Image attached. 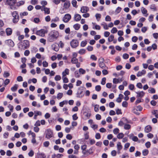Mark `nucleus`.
<instances>
[{
	"label": "nucleus",
	"instance_id": "13d9d810",
	"mask_svg": "<svg viewBox=\"0 0 158 158\" xmlns=\"http://www.w3.org/2000/svg\"><path fill=\"white\" fill-rule=\"evenodd\" d=\"M121 10V8L119 7H118L116 8L115 11V12L117 14H118L120 12Z\"/></svg>",
	"mask_w": 158,
	"mask_h": 158
},
{
	"label": "nucleus",
	"instance_id": "49530a36",
	"mask_svg": "<svg viewBox=\"0 0 158 158\" xmlns=\"http://www.w3.org/2000/svg\"><path fill=\"white\" fill-rule=\"evenodd\" d=\"M67 102L66 101H63V102H61L59 103V106L61 107H62L64 105L65 103H67Z\"/></svg>",
	"mask_w": 158,
	"mask_h": 158
},
{
	"label": "nucleus",
	"instance_id": "37998d69",
	"mask_svg": "<svg viewBox=\"0 0 158 158\" xmlns=\"http://www.w3.org/2000/svg\"><path fill=\"white\" fill-rule=\"evenodd\" d=\"M75 76L76 78H79L80 77V74L77 71H76L74 73Z\"/></svg>",
	"mask_w": 158,
	"mask_h": 158
},
{
	"label": "nucleus",
	"instance_id": "3c124183",
	"mask_svg": "<svg viewBox=\"0 0 158 158\" xmlns=\"http://www.w3.org/2000/svg\"><path fill=\"white\" fill-rule=\"evenodd\" d=\"M10 75L9 73L6 71H5L4 72L3 76L4 77H7Z\"/></svg>",
	"mask_w": 158,
	"mask_h": 158
},
{
	"label": "nucleus",
	"instance_id": "2f4dec72",
	"mask_svg": "<svg viewBox=\"0 0 158 158\" xmlns=\"http://www.w3.org/2000/svg\"><path fill=\"white\" fill-rule=\"evenodd\" d=\"M124 134L122 133H120L117 135V137L118 139H121L123 138L124 137Z\"/></svg>",
	"mask_w": 158,
	"mask_h": 158
},
{
	"label": "nucleus",
	"instance_id": "58836bf2",
	"mask_svg": "<svg viewBox=\"0 0 158 158\" xmlns=\"http://www.w3.org/2000/svg\"><path fill=\"white\" fill-rule=\"evenodd\" d=\"M79 72L80 73L82 74H85L86 72L82 68H80L79 69Z\"/></svg>",
	"mask_w": 158,
	"mask_h": 158
},
{
	"label": "nucleus",
	"instance_id": "6e6552de",
	"mask_svg": "<svg viewBox=\"0 0 158 158\" xmlns=\"http://www.w3.org/2000/svg\"><path fill=\"white\" fill-rule=\"evenodd\" d=\"M89 10V8L86 6H82L81 7V11L82 13H86Z\"/></svg>",
	"mask_w": 158,
	"mask_h": 158
},
{
	"label": "nucleus",
	"instance_id": "0eeeda50",
	"mask_svg": "<svg viewBox=\"0 0 158 158\" xmlns=\"http://www.w3.org/2000/svg\"><path fill=\"white\" fill-rule=\"evenodd\" d=\"M5 43L8 46L13 47L14 46V42L11 40H6L5 41Z\"/></svg>",
	"mask_w": 158,
	"mask_h": 158
},
{
	"label": "nucleus",
	"instance_id": "393cba45",
	"mask_svg": "<svg viewBox=\"0 0 158 158\" xmlns=\"http://www.w3.org/2000/svg\"><path fill=\"white\" fill-rule=\"evenodd\" d=\"M148 92L150 93L154 94L155 93L156 90L154 88L150 87L148 90Z\"/></svg>",
	"mask_w": 158,
	"mask_h": 158
},
{
	"label": "nucleus",
	"instance_id": "f3484780",
	"mask_svg": "<svg viewBox=\"0 0 158 158\" xmlns=\"http://www.w3.org/2000/svg\"><path fill=\"white\" fill-rule=\"evenodd\" d=\"M123 95L121 94H119V97H118L116 100V101L118 103H120L122 101V99L123 98Z\"/></svg>",
	"mask_w": 158,
	"mask_h": 158
},
{
	"label": "nucleus",
	"instance_id": "72a5a7b5",
	"mask_svg": "<svg viewBox=\"0 0 158 158\" xmlns=\"http://www.w3.org/2000/svg\"><path fill=\"white\" fill-rule=\"evenodd\" d=\"M117 149L118 151L121 150L122 148V146L121 145L120 142H118L117 144Z\"/></svg>",
	"mask_w": 158,
	"mask_h": 158
},
{
	"label": "nucleus",
	"instance_id": "09e8293b",
	"mask_svg": "<svg viewBox=\"0 0 158 158\" xmlns=\"http://www.w3.org/2000/svg\"><path fill=\"white\" fill-rule=\"evenodd\" d=\"M61 79V77L59 75H56L55 77V80L56 81H59Z\"/></svg>",
	"mask_w": 158,
	"mask_h": 158
},
{
	"label": "nucleus",
	"instance_id": "9d476101",
	"mask_svg": "<svg viewBox=\"0 0 158 158\" xmlns=\"http://www.w3.org/2000/svg\"><path fill=\"white\" fill-rule=\"evenodd\" d=\"M42 11H44L45 14H50V9L45 6H42L41 9Z\"/></svg>",
	"mask_w": 158,
	"mask_h": 158
},
{
	"label": "nucleus",
	"instance_id": "ddd939ff",
	"mask_svg": "<svg viewBox=\"0 0 158 158\" xmlns=\"http://www.w3.org/2000/svg\"><path fill=\"white\" fill-rule=\"evenodd\" d=\"M36 35L40 36H43L44 35V30L43 29H41L36 31Z\"/></svg>",
	"mask_w": 158,
	"mask_h": 158
},
{
	"label": "nucleus",
	"instance_id": "774afa93",
	"mask_svg": "<svg viewBox=\"0 0 158 158\" xmlns=\"http://www.w3.org/2000/svg\"><path fill=\"white\" fill-rule=\"evenodd\" d=\"M90 58L94 60H97V57L94 55H92L90 56Z\"/></svg>",
	"mask_w": 158,
	"mask_h": 158
},
{
	"label": "nucleus",
	"instance_id": "f704fd0d",
	"mask_svg": "<svg viewBox=\"0 0 158 158\" xmlns=\"http://www.w3.org/2000/svg\"><path fill=\"white\" fill-rule=\"evenodd\" d=\"M85 50L84 49H81L79 50L78 53L81 55L84 54L85 52Z\"/></svg>",
	"mask_w": 158,
	"mask_h": 158
},
{
	"label": "nucleus",
	"instance_id": "864d4df0",
	"mask_svg": "<svg viewBox=\"0 0 158 158\" xmlns=\"http://www.w3.org/2000/svg\"><path fill=\"white\" fill-rule=\"evenodd\" d=\"M7 107L10 110L11 112L13 111L14 109L13 106L11 104H9L7 106Z\"/></svg>",
	"mask_w": 158,
	"mask_h": 158
},
{
	"label": "nucleus",
	"instance_id": "6ab92c4d",
	"mask_svg": "<svg viewBox=\"0 0 158 158\" xmlns=\"http://www.w3.org/2000/svg\"><path fill=\"white\" fill-rule=\"evenodd\" d=\"M69 70L68 69H66L62 73V76H66L69 74Z\"/></svg>",
	"mask_w": 158,
	"mask_h": 158
},
{
	"label": "nucleus",
	"instance_id": "0e129e2a",
	"mask_svg": "<svg viewBox=\"0 0 158 158\" xmlns=\"http://www.w3.org/2000/svg\"><path fill=\"white\" fill-rule=\"evenodd\" d=\"M34 154V152L32 150H31L28 153V155L30 157L32 156H33Z\"/></svg>",
	"mask_w": 158,
	"mask_h": 158
},
{
	"label": "nucleus",
	"instance_id": "dca6fc26",
	"mask_svg": "<svg viewBox=\"0 0 158 158\" xmlns=\"http://www.w3.org/2000/svg\"><path fill=\"white\" fill-rule=\"evenodd\" d=\"M146 73V71L145 70H143L141 71H139L137 74V76L139 77L142 76L143 75H144Z\"/></svg>",
	"mask_w": 158,
	"mask_h": 158
},
{
	"label": "nucleus",
	"instance_id": "bb28decb",
	"mask_svg": "<svg viewBox=\"0 0 158 158\" xmlns=\"http://www.w3.org/2000/svg\"><path fill=\"white\" fill-rule=\"evenodd\" d=\"M101 25L103 26V28L105 30H107L108 29V27L106 23L105 22H103L101 24Z\"/></svg>",
	"mask_w": 158,
	"mask_h": 158
},
{
	"label": "nucleus",
	"instance_id": "aec40b11",
	"mask_svg": "<svg viewBox=\"0 0 158 158\" xmlns=\"http://www.w3.org/2000/svg\"><path fill=\"white\" fill-rule=\"evenodd\" d=\"M141 10L142 13L143 14H146L144 15V16L146 17H147L148 15V14H147V10L145 8L143 7H142Z\"/></svg>",
	"mask_w": 158,
	"mask_h": 158
},
{
	"label": "nucleus",
	"instance_id": "e2e57ef3",
	"mask_svg": "<svg viewBox=\"0 0 158 158\" xmlns=\"http://www.w3.org/2000/svg\"><path fill=\"white\" fill-rule=\"evenodd\" d=\"M95 138L97 139H99L101 138V135L100 133H97L95 135Z\"/></svg>",
	"mask_w": 158,
	"mask_h": 158
},
{
	"label": "nucleus",
	"instance_id": "39448f33",
	"mask_svg": "<svg viewBox=\"0 0 158 158\" xmlns=\"http://www.w3.org/2000/svg\"><path fill=\"white\" fill-rule=\"evenodd\" d=\"M71 18L70 15L69 14H66L63 18V21L65 23L68 22Z\"/></svg>",
	"mask_w": 158,
	"mask_h": 158
},
{
	"label": "nucleus",
	"instance_id": "2eb2a0df",
	"mask_svg": "<svg viewBox=\"0 0 158 158\" xmlns=\"http://www.w3.org/2000/svg\"><path fill=\"white\" fill-rule=\"evenodd\" d=\"M123 80V78H121V79H116V78H114L113 80V82L114 83L117 84L118 83H119L121 82Z\"/></svg>",
	"mask_w": 158,
	"mask_h": 158
},
{
	"label": "nucleus",
	"instance_id": "8fccbe9b",
	"mask_svg": "<svg viewBox=\"0 0 158 158\" xmlns=\"http://www.w3.org/2000/svg\"><path fill=\"white\" fill-rule=\"evenodd\" d=\"M95 89L96 91L99 92L101 90V87L99 85H97L95 86Z\"/></svg>",
	"mask_w": 158,
	"mask_h": 158
},
{
	"label": "nucleus",
	"instance_id": "4be33fe9",
	"mask_svg": "<svg viewBox=\"0 0 158 158\" xmlns=\"http://www.w3.org/2000/svg\"><path fill=\"white\" fill-rule=\"evenodd\" d=\"M6 31L7 35H10L12 33V30L10 28H8L6 29Z\"/></svg>",
	"mask_w": 158,
	"mask_h": 158
},
{
	"label": "nucleus",
	"instance_id": "cd10ccee",
	"mask_svg": "<svg viewBox=\"0 0 158 158\" xmlns=\"http://www.w3.org/2000/svg\"><path fill=\"white\" fill-rule=\"evenodd\" d=\"M71 62L73 64H76L78 63V59L76 58L72 57L71 59Z\"/></svg>",
	"mask_w": 158,
	"mask_h": 158
},
{
	"label": "nucleus",
	"instance_id": "412c9836",
	"mask_svg": "<svg viewBox=\"0 0 158 158\" xmlns=\"http://www.w3.org/2000/svg\"><path fill=\"white\" fill-rule=\"evenodd\" d=\"M152 130V127L150 125L146 126L145 128V131L146 133H148Z\"/></svg>",
	"mask_w": 158,
	"mask_h": 158
},
{
	"label": "nucleus",
	"instance_id": "bf43d9fd",
	"mask_svg": "<svg viewBox=\"0 0 158 158\" xmlns=\"http://www.w3.org/2000/svg\"><path fill=\"white\" fill-rule=\"evenodd\" d=\"M102 71V74L104 75H107L108 73V72L107 71V69H104Z\"/></svg>",
	"mask_w": 158,
	"mask_h": 158
},
{
	"label": "nucleus",
	"instance_id": "69168bd1",
	"mask_svg": "<svg viewBox=\"0 0 158 158\" xmlns=\"http://www.w3.org/2000/svg\"><path fill=\"white\" fill-rule=\"evenodd\" d=\"M43 65L44 67H47L48 66V63L46 61H44L43 62Z\"/></svg>",
	"mask_w": 158,
	"mask_h": 158
},
{
	"label": "nucleus",
	"instance_id": "a878e982",
	"mask_svg": "<svg viewBox=\"0 0 158 158\" xmlns=\"http://www.w3.org/2000/svg\"><path fill=\"white\" fill-rule=\"evenodd\" d=\"M152 113L155 115L156 117L158 118V110H154L152 112Z\"/></svg>",
	"mask_w": 158,
	"mask_h": 158
},
{
	"label": "nucleus",
	"instance_id": "b1692460",
	"mask_svg": "<svg viewBox=\"0 0 158 158\" xmlns=\"http://www.w3.org/2000/svg\"><path fill=\"white\" fill-rule=\"evenodd\" d=\"M18 85L17 84H15L14 86L11 88V91L13 92H15L17 90L18 88Z\"/></svg>",
	"mask_w": 158,
	"mask_h": 158
},
{
	"label": "nucleus",
	"instance_id": "c756f323",
	"mask_svg": "<svg viewBox=\"0 0 158 158\" xmlns=\"http://www.w3.org/2000/svg\"><path fill=\"white\" fill-rule=\"evenodd\" d=\"M71 3L73 6L76 8H77V2L76 0H72Z\"/></svg>",
	"mask_w": 158,
	"mask_h": 158
},
{
	"label": "nucleus",
	"instance_id": "603ef678",
	"mask_svg": "<svg viewBox=\"0 0 158 158\" xmlns=\"http://www.w3.org/2000/svg\"><path fill=\"white\" fill-rule=\"evenodd\" d=\"M119 130L118 128H116L114 129L113 132L114 134L116 135L119 133Z\"/></svg>",
	"mask_w": 158,
	"mask_h": 158
},
{
	"label": "nucleus",
	"instance_id": "7c9ffc66",
	"mask_svg": "<svg viewBox=\"0 0 158 158\" xmlns=\"http://www.w3.org/2000/svg\"><path fill=\"white\" fill-rule=\"evenodd\" d=\"M62 79L64 83H67L68 82V79L66 76H62Z\"/></svg>",
	"mask_w": 158,
	"mask_h": 158
},
{
	"label": "nucleus",
	"instance_id": "c03bdc74",
	"mask_svg": "<svg viewBox=\"0 0 158 158\" xmlns=\"http://www.w3.org/2000/svg\"><path fill=\"white\" fill-rule=\"evenodd\" d=\"M87 43L86 41H82L81 44V46L82 47H85Z\"/></svg>",
	"mask_w": 158,
	"mask_h": 158
},
{
	"label": "nucleus",
	"instance_id": "423d86ee",
	"mask_svg": "<svg viewBox=\"0 0 158 158\" xmlns=\"http://www.w3.org/2000/svg\"><path fill=\"white\" fill-rule=\"evenodd\" d=\"M78 41L77 40H73L70 42L71 46L73 48H75L78 45Z\"/></svg>",
	"mask_w": 158,
	"mask_h": 158
},
{
	"label": "nucleus",
	"instance_id": "4468645a",
	"mask_svg": "<svg viewBox=\"0 0 158 158\" xmlns=\"http://www.w3.org/2000/svg\"><path fill=\"white\" fill-rule=\"evenodd\" d=\"M136 93L137 94V97L142 98L145 94V93L143 91L137 92Z\"/></svg>",
	"mask_w": 158,
	"mask_h": 158
},
{
	"label": "nucleus",
	"instance_id": "a18cd8bd",
	"mask_svg": "<svg viewBox=\"0 0 158 158\" xmlns=\"http://www.w3.org/2000/svg\"><path fill=\"white\" fill-rule=\"evenodd\" d=\"M28 13L27 12H24L23 13H21L20 14V15L22 18H23V16H26L27 15Z\"/></svg>",
	"mask_w": 158,
	"mask_h": 158
},
{
	"label": "nucleus",
	"instance_id": "052dcab7",
	"mask_svg": "<svg viewBox=\"0 0 158 158\" xmlns=\"http://www.w3.org/2000/svg\"><path fill=\"white\" fill-rule=\"evenodd\" d=\"M10 82V80L9 79H6L4 81V82L5 85H8Z\"/></svg>",
	"mask_w": 158,
	"mask_h": 158
},
{
	"label": "nucleus",
	"instance_id": "20e7f679",
	"mask_svg": "<svg viewBox=\"0 0 158 158\" xmlns=\"http://www.w3.org/2000/svg\"><path fill=\"white\" fill-rule=\"evenodd\" d=\"M53 132L50 129H47L46 131V137L48 139H50L53 136Z\"/></svg>",
	"mask_w": 158,
	"mask_h": 158
},
{
	"label": "nucleus",
	"instance_id": "5701e85b",
	"mask_svg": "<svg viewBox=\"0 0 158 158\" xmlns=\"http://www.w3.org/2000/svg\"><path fill=\"white\" fill-rule=\"evenodd\" d=\"M37 157L38 158H45L46 156L44 153H39L37 154Z\"/></svg>",
	"mask_w": 158,
	"mask_h": 158
},
{
	"label": "nucleus",
	"instance_id": "f03ea898",
	"mask_svg": "<svg viewBox=\"0 0 158 158\" xmlns=\"http://www.w3.org/2000/svg\"><path fill=\"white\" fill-rule=\"evenodd\" d=\"M29 46V42L27 40H24L23 42L21 41L18 44L19 48L23 50L27 49Z\"/></svg>",
	"mask_w": 158,
	"mask_h": 158
},
{
	"label": "nucleus",
	"instance_id": "680f3d73",
	"mask_svg": "<svg viewBox=\"0 0 158 158\" xmlns=\"http://www.w3.org/2000/svg\"><path fill=\"white\" fill-rule=\"evenodd\" d=\"M105 20L106 21H111V18L109 15H107L105 18Z\"/></svg>",
	"mask_w": 158,
	"mask_h": 158
},
{
	"label": "nucleus",
	"instance_id": "a19ab883",
	"mask_svg": "<svg viewBox=\"0 0 158 158\" xmlns=\"http://www.w3.org/2000/svg\"><path fill=\"white\" fill-rule=\"evenodd\" d=\"M35 115H36L37 116L38 115H41L42 113L40 111H35L34 112Z\"/></svg>",
	"mask_w": 158,
	"mask_h": 158
},
{
	"label": "nucleus",
	"instance_id": "7ed1b4c3",
	"mask_svg": "<svg viewBox=\"0 0 158 158\" xmlns=\"http://www.w3.org/2000/svg\"><path fill=\"white\" fill-rule=\"evenodd\" d=\"M13 17L12 21L14 23H17L19 20V16L18 12L16 11L13 12L12 13Z\"/></svg>",
	"mask_w": 158,
	"mask_h": 158
},
{
	"label": "nucleus",
	"instance_id": "c9c22d12",
	"mask_svg": "<svg viewBox=\"0 0 158 158\" xmlns=\"http://www.w3.org/2000/svg\"><path fill=\"white\" fill-rule=\"evenodd\" d=\"M114 38V36L113 35H111L110 36L108 37V40L109 42H110L112 41Z\"/></svg>",
	"mask_w": 158,
	"mask_h": 158
},
{
	"label": "nucleus",
	"instance_id": "f257e3e1",
	"mask_svg": "<svg viewBox=\"0 0 158 158\" xmlns=\"http://www.w3.org/2000/svg\"><path fill=\"white\" fill-rule=\"evenodd\" d=\"M59 33L56 31H51L48 34V40L51 42L54 41L59 36Z\"/></svg>",
	"mask_w": 158,
	"mask_h": 158
},
{
	"label": "nucleus",
	"instance_id": "ea45409f",
	"mask_svg": "<svg viewBox=\"0 0 158 158\" xmlns=\"http://www.w3.org/2000/svg\"><path fill=\"white\" fill-rule=\"evenodd\" d=\"M52 49L54 50H55L56 51H57L58 50V48L57 47H56V46L55 44H53L52 45Z\"/></svg>",
	"mask_w": 158,
	"mask_h": 158
},
{
	"label": "nucleus",
	"instance_id": "4d7b16f0",
	"mask_svg": "<svg viewBox=\"0 0 158 158\" xmlns=\"http://www.w3.org/2000/svg\"><path fill=\"white\" fill-rule=\"evenodd\" d=\"M99 106L98 105H95L94 108V111L96 112H98V110H99V109H98Z\"/></svg>",
	"mask_w": 158,
	"mask_h": 158
},
{
	"label": "nucleus",
	"instance_id": "6e6d98bb",
	"mask_svg": "<svg viewBox=\"0 0 158 158\" xmlns=\"http://www.w3.org/2000/svg\"><path fill=\"white\" fill-rule=\"evenodd\" d=\"M66 138L68 139L71 140L72 139L73 137L71 134H68L66 135Z\"/></svg>",
	"mask_w": 158,
	"mask_h": 158
},
{
	"label": "nucleus",
	"instance_id": "f8f14e48",
	"mask_svg": "<svg viewBox=\"0 0 158 158\" xmlns=\"http://www.w3.org/2000/svg\"><path fill=\"white\" fill-rule=\"evenodd\" d=\"M70 3L69 2L67 1L64 4V9H67L70 6Z\"/></svg>",
	"mask_w": 158,
	"mask_h": 158
},
{
	"label": "nucleus",
	"instance_id": "c85d7f7f",
	"mask_svg": "<svg viewBox=\"0 0 158 158\" xmlns=\"http://www.w3.org/2000/svg\"><path fill=\"white\" fill-rule=\"evenodd\" d=\"M73 27L75 30H78L80 27V25L78 24H76L73 25Z\"/></svg>",
	"mask_w": 158,
	"mask_h": 158
},
{
	"label": "nucleus",
	"instance_id": "79ce46f5",
	"mask_svg": "<svg viewBox=\"0 0 158 158\" xmlns=\"http://www.w3.org/2000/svg\"><path fill=\"white\" fill-rule=\"evenodd\" d=\"M95 17L97 19V21H99V19L101 17V15L99 14H96L95 15Z\"/></svg>",
	"mask_w": 158,
	"mask_h": 158
},
{
	"label": "nucleus",
	"instance_id": "9b49d317",
	"mask_svg": "<svg viewBox=\"0 0 158 158\" xmlns=\"http://www.w3.org/2000/svg\"><path fill=\"white\" fill-rule=\"evenodd\" d=\"M74 18L75 21L78 22L81 20V16L79 14H76L74 15Z\"/></svg>",
	"mask_w": 158,
	"mask_h": 158
},
{
	"label": "nucleus",
	"instance_id": "e433bc0d",
	"mask_svg": "<svg viewBox=\"0 0 158 158\" xmlns=\"http://www.w3.org/2000/svg\"><path fill=\"white\" fill-rule=\"evenodd\" d=\"M148 151L147 149H145L143 151L142 154L144 156H146L148 155Z\"/></svg>",
	"mask_w": 158,
	"mask_h": 158
},
{
	"label": "nucleus",
	"instance_id": "338daca9",
	"mask_svg": "<svg viewBox=\"0 0 158 158\" xmlns=\"http://www.w3.org/2000/svg\"><path fill=\"white\" fill-rule=\"evenodd\" d=\"M153 15H150L148 18V20L149 22H152L153 21Z\"/></svg>",
	"mask_w": 158,
	"mask_h": 158
},
{
	"label": "nucleus",
	"instance_id": "5fc2aeb1",
	"mask_svg": "<svg viewBox=\"0 0 158 158\" xmlns=\"http://www.w3.org/2000/svg\"><path fill=\"white\" fill-rule=\"evenodd\" d=\"M34 22L35 23H38L40 22V19L38 18H35L34 19Z\"/></svg>",
	"mask_w": 158,
	"mask_h": 158
},
{
	"label": "nucleus",
	"instance_id": "1a4fd4ad",
	"mask_svg": "<svg viewBox=\"0 0 158 158\" xmlns=\"http://www.w3.org/2000/svg\"><path fill=\"white\" fill-rule=\"evenodd\" d=\"M16 1V0H6V3L9 6H13L15 4Z\"/></svg>",
	"mask_w": 158,
	"mask_h": 158
},
{
	"label": "nucleus",
	"instance_id": "de8ad7c7",
	"mask_svg": "<svg viewBox=\"0 0 158 158\" xmlns=\"http://www.w3.org/2000/svg\"><path fill=\"white\" fill-rule=\"evenodd\" d=\"M117 31V30L116 28L115 27H113L111 31V33L113 34L116 33Z\"/></svg>",
	"mask_w": 158,
	"mask_h": 158
},
{
	"label": "nucleus",
	"instance_id": "473e14b6",
	"mask_svg": "<svg viewBox=\"0 0 158 158\" xmlns=\"http://www.w3.org/2000/svg\"><path fill=\"white\" fill-rule=\"evenodd\" d=\"M63 94L62 93H59L57 96V98L58 99H60L63 97Z\"/></svg>",
	"mask_w": 158,
	"mask_h": 158
},
{
	"label": "nucleus",
	"instance_id": "4c0bfd02",
	"mask_svg": "<svg viewBox=\"0 0 158 158\" xmlns=\"http://www.w3.org/2000/svg\"><path fill=\"white\" fill-rule=\"evenodd\" d=\"M131 126L128 124H125L124 125V128L126 130H129L130 129Z\"/></svg>",
	"mask_w": 158,
	"mask_h": 158
},
{
	"label": "nucleus",
	"instance_id": "a211bd4d",
	"mask_svg": "<svg viewBox=\"0 0 158 158\" xmlns=\"http://www.w3.org/2000/svg\"><path fill=\"white\" fill-rule=\"evenodd\" d=\"M99 66L102 69H108V67L106 66L105 64L103 63V62L99 63Z\"/></svg>",
	"mask_w": 158,
	"mask_h": 158
}]
</instances>
